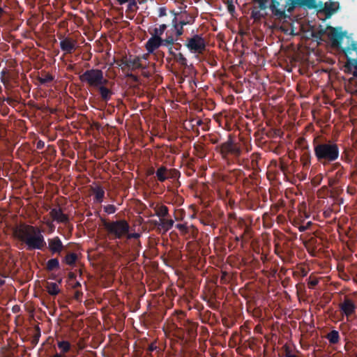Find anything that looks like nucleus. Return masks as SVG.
Here are the masks:
<instances>
[{"label": "nucleus", "mask_w": 357, "mask_h": 357, "mask_svg": "<svg viewBox=\"0 0 357 357\" xmlns=\"http://www.w3.org/2000/svg\"><path fill=\"white\" fill-rule=\"evenodd\" d=\"M215 149L228 165H237L246 169L259 170V153H252L250 158L243 157L242 145L234 141L231 135L226 142L218 145Z\"/></svg>", "instance_id": "obj_1"}, {"label": "nucleus", "mask_w": 357, "mask_h": 357, "mask_svg": "<svg viewBox=\"0 0 357 357\" xmlns=\"http://www.w3.org/2000/svg\"><path fill=\"white\" fill-rule=\"evenodd\" d=\"M261 9L269 8L272 16L278 20H285L296 8H317V0H257Z\"/></svg>", "instance_id": "obj_2"}, {"label": "nucleus", "mask_w": 357, "mask_h": 357, "mask_svg": "<svg viewBox=\"0 0 357 357\" xmlns=\"http://www.w3.org/2000/svg\"><path fill=\"white\" fill-rule=\"evenodd\" d=\"M13 233L26 245L28 250H43L47 247L42 230L38 227L22 223L14 229Z\"/></svg>", "instance_id": "obj_3"}, {"label": "nucleus", "mask_w": 357, "mask_h": 357, "mask_svg": "<svg viewBox=\"0 0 357 357\" xmlns=\"http://www.w3.org/2000/svg\"><path fill=\"white\" fill-rule=\"evenodd\" d=\"M328 37L331 43V46L340 50L347 58L346 67L349 69L353 66L349 65V59H357V42L352 40L347 36L346 31H339V28L328 26Z\"/></svg>", "instance_id": "obj_4"}, {"label": "nucleus", "mask_w": 357, "mask_h": 357, "mask_svg": "<svg viewBox=\"0 0 357 357\" xmlns=\"http://www.w3.org/2000/svg\"><path fill=\"white\" fill-rule=\"evenodd\" d=\"M312 145L317 160L324 166L338 159L340 149L335 141L317 137L313 139Z\"/></svg>", "instance_id": "obj_5"}, {"label": "nucleus", "mask_w": 357, "mask_h": 357, "mask_svg": "<svg viewBox=\"0 0 357 357\" xmlns=\"http://www.w3.org/2000/svg\"><path fill=\"white\" fill-rule=\"evenodd\" d=\"M103 226L111 240H120L125 238L130 228L128 221L124 219L109 222L104 221Z\"/></svg>", "instance_id": "obj_6"}, {"label": "nucleus", "mask_w": 357, "mask_h": 357, "mask_svg": "<svg viewBox=\"0 0 357 357\" xmlns=\"http://www.w3.org/2000/svg\"><path fill=\"white\" fill-rule=\"evenodd\" d=\"M82 82L87 83L91 87L97 88L101 84H107L108 80L103 76V72L100 69H91L86 70L79 77Z\"/></svg>", "instance_id": "obj_7"}, {"label": "nucleus", "mask_w": 357, "mask_h": 357, "mask_svg": "<svg viewBox=\"0 0 357 357\" xmlns=\"http://www.w3.org/2000/svg\"><path fill=\"white\" fill-rule=\"evenodd\" d=\"M206 44L202 35L195 34L186 39L185 45L191 53L206 57Z\"/></svg>", "instance_id": "obj_8"}, {"label": "nucleus", "mask_w": 357, "mask_h": 357, "mask_svg": "<svg viewBox=\"0 0 357 357\" xmlns=\"http://www.w3.org/2000/svg\"><path fill=\"white\" fill-rule=\"evenodd\" d=\"M155 176L157 180L162 183L167 179L178 180L181 172L176 169H167V167L161 165L155 171Z\"/></svg>", "instance_id": "obj_9"}, {"label": "nucleus", "mask_w": 357, "mask_h": 357, "mask_svg": "<svg viewBox=\"0 0 357 357\" xmlns=\"http://www.w3.org/2000/svg\"><path fill=\"white\" fill-rule=\"evenodd\" d=\"M339 307L347 317V321H349V317L356 312V305L354 301L345 297L344 301L340 303Z\"/></svg>", "instance_id": "obj_10"}, {"label": "nucleus", "mask_w": 357, "mask_h": 357, "mask_svg": "<svg viewBox=\"0 0 357 357\" xmlns=\"http://www.w3.org/2000/svg\"><path fill=\"white\" fill-rule=\"evenodd\" d=\"M48 249L52 255H60L64 249V245L59 236L48 238Z\"/></svg>", "instance_id": "obj_11"}, {"label": "nucleus", "mask_w": 357, "mask_h": 357, "mask_svg": "<svg viewBox=\"0 0 357 357\" xmlns=\"http://www.w3.org/2000/svg\"><path fill=\"white\" fill-rule=\"evenodd\" d=\"M50 215L54 221L58 223L67 224L69 222V217L63 213L61 208H53L50 212Z\"/></svg>", "instance_id": "obj_12"}, {"label": "nucleus", "mask_w": 357, "mask_h": 357, "mask_svg": "<svg viewBox=\"0 0 357 357\" xmlns=\"http://www.w3.org/2000/svg\"><path fill=\"white\" fill-rule=\"evenodd\" d=\"M76 40L66 37L60 41V47L66 54H72L76 49Z\"/></svg>", "instance_id": "obj_13"}, {"label": "nucleus", "mask_w": 357, "mask_h": 357, "mask_svg": "<svg viewBox=\"0 0 357 357\" xmlns=\"http://www.w3.org/2000/svg\"><path fill=\"white\" fill-rule=\"evenodd\" d=\"M161 45H162V39L160 37L152 36L147 40L145 47L148 52L152 53Z\"/></svg>", "instance_id": "obj_14"}, {"label": "nucleus", "mask_w": 357, "mask_h": 357, "mask_svg": "<svg viewBox=\"0 0 357 357\" xmlns=\"http://www.w3.org/2000/svg\"><path fill=\"white\" fill-rule=\"evenodd\" d=\"M141 58L139 56H135L132 58V56H130L128 59V61H126L125 66H127V69L128 70H135L137 69H142L144 68L142 62Z\"/></svg>", "instance_id": "obj_15"}, {"label": "nucleus", "mask_w": 357, "mask_h": 357, "mask_svg": "<svg viewBox=\"0 0 357 357\" xmlns=\"http://www.w3.org/2000/svg\"><path fill=\"white\" fill-rule=\"evenodd\" d=\"M339 7L340 5L337 1H327L324 3L321 10L324 13L326 17L329 18L339 9Z\"/></svg>", "instance_id": "obj_16"}, {"label": "nucleus", "mask_w": 357, "mask_h": 357, "mask_svg": "<svg viewBox=\"0 0 357 357\" xmlns=\"http://www.w3.org/2000/svg\"><path fill=\"white\" fill-rule=\"evenodd\" d=\"M107 84H101V85L98 86L96 89L98 91L101 100L107 102L109 100H111L112 96L114 94V92L106 86Z\"/></svg>", "instance_id": "obj_17"}, {"label": "nucleus", "mask_w": 357, "mask_h": 357, "mask_svg": "<svg viewBox=\"0 0 357 357\" xmlns=\"http://www.w3.org/2000/svg\"><path fill=\"white\" fill-rule=\"evenodd\" d=\"M301 162L304 168H308L311 164V153L309 150V146L305 145L301 149Z\"/></svg>", "instance_id": "obj_18"}, {"label": "nucleus", "mask_w": 357, "mask_h": 357, "mask_svg": "<svg viewBox=\"0 0 357 357\" xmlns=\"http://www.w3.org/2000/svg\"><path fill=\"white\" fill-rule=\"evenodd\" d=\"M326 338L328 340L331 344H337L340 340L339 332L336 330H332L326 335Z\"/></svg>", "instance_id": "obj_19"}, {"label": "nucleus", "mask_w": 357, "mask_h": 357, "mask_svg": "<svg viewBox=\"0 0 357 357\" xmlns=\"http://www.w3.org/2000/svg\"><path fill=\"white\" fill-rule=\"evenodd\" d=\"M174 220L172 219H167V218H160L159 226L164 232H167L171 229L174 225Z\"/></svg>", "instance_id": "obj_20"}, {"label": "nucleus", "mask_w": 357, "mask_h": 357, "mask_svg": "<svg viewBox=\"0 0 357 357\" xmlns=\"http://www.w3.org/2000/svg\"><path fill=\"white\" fill-rule=\"evenodd\" d=\"M131 246V258L132 260H135L139 256L140 249L142 248L141 242L139 241H134Z\"/></svg>", "instance_id": "obj_21"}, {"label": "nucleus", "mask_w": 357, "mask_h": 357, "mask_svg": "<svg viewBox=\"0 0 357 357\" xmlns=\"http://www.w3.org/2000/svg\"><path fill=\"white\" fill-rule=\"evenodd\" d=\"M155 215L160 218L169 217V209L167 206L165 205L157 206L154 208Z\"/></svg>", "instance_id": "obj_22"}, {"label": "nucleus", "mask_w": 357, "mask_h": 357, "mask_svg": "<svg viewBox=\"0 0 357 357\" xmlns=\"http://www.w3.org/2000/svg\"><path fill=\"white\" fill-rule=\"evenodd\" d=\"M255 2H257L258 3V7H254L252 10H251V17L255 20V21H257L258 22L259 20H260L261 18L264 17V15L262 14L260 10H259V8L260 10H264V9H261L259 8V3L257 2V0H255ZM266 8H265L264 10H266Z\"/></svg>", "instance_id": "obj_23"}, {"label": "nucleus", "mask_w": 357, "mask_h": 357, "mask_svg": "<svg viewBox=\"0 0 357 357\" xmlns=\"http://www.w3.org/2000/svg\"><path fill=\"white\" fill-rule=\"evenodd\" d=\"M77 260V255L74 252H68L63 258L62 261L67 265L73 266Z\"/></svg>", "instance_id": "obj_24"}, {"label": "nucleus", "mask_w": 357, "mask_h": 357, "mask_svg": "<svg viewBox=\"0 0 357 357\" xmlns=\"http://www.w3.org/2000/svg\"><path fill=\"white\" fill-rule=\"evenodd\" d=\"M93 192L95 194L94 200L98 203H101L105 197V190L100 187L98 186L93 189Z\"/></svg>", "instance_id": "obj_25"}, {"label": "nucleus", "mask_w": 357, "mask_h": 357, "mask_svg": "<svg viewBox=\"0 0 357 357\" xmlns=\"http://www.w3.org/2000/svg\"><path fill=\"white\" fill-rule=\"evenodd\" d=\"M59 261L57 258H52L47 261L46 264V270L47 271H52L59 268Z\"/></svg>", "instance_id": "obj_26"}, {"label": "nucleus", "mask_w": 357, "mask_h": 357, "mask_svg": "<svg viewBox=\"0 0 357 357\" xmlns=\"http://www.w3.org/2000/svg\"><path fill=\"white\" fill-rule=\"evenodd\" d=\"M59 349L61 350V353L63 356L70 351L71 349V344L68 341L63 340L59 341L57 343Z\"/></svg>", "instance_id": "obj_27"}, {"label": "nucleus", "mask_w": 357, "mask_h": 357, "mask_svg": "<svg viewBox=\"0 0 357 357\" xmlns=\"http://www.w3.org/2000/svg\"><path fill=\"white\" fill-rule=\"evenodd\" d=\"M166 29H167V25L163 24L160 25V26L158 28L155 27L152 30H151V29H149V31L151 34V36L160 37V36L163 34V33L165 32Z\"/></svg>", "instance_id": "obj_28"}, {"label": "nucleus", "mask_w": 357, "mask_h": 357, "mask_svg": "<svg viewBox=\"0 0 357 357\" xmlns=\"http://www.w3.org/2000/svg\"><path fill=\"white\" fill-rule=\"evenodd\" d=\"M47 292L52 296L57 295L60 290L55 282H48L47 284Z\"/></svg>", "instance_id": "obj_29"}, {"label": "nucleus", "mask_w": 357, "mask_h": 357, "mask_svg": "<svg viewBox=\"0 0 357 357\" xmlns=\"http://www.w3.org/2000/svg\"><path fill=\"white\" fill-rule=\"evenodd\" d=\"M174 59L181 66L184 68L187 67V59L182 53H176V54H174Z\"/></svg>", "instance_id": "obj_30"}, {"label": "nucleus", "mask_w": 357, "mask_h": 357, "mask_svg": "<svg viewBox=\"0 0 357 357\" xmlns=\"http://www.w3.org/2000/svg\"><path fill=\"white\" fill-rule=\"evenodd\" d=\"M54 77L50 73H45L44 76L38 77V80L40 84H46L54 80Z\"/></svg>", "instance_id": "obj_31"}, {"label": "nucleus", "mask_w": 357, "mask_h": 357, "mask_svg": "<svg viewBox=\"0 0 357 357\" xmlns=\"http://www.w3.org/2000/svg\"><path fill=\"white\" fill-rule=\"evenodd\" d=\"M172 22H173V25H174V29L176 31V35L177 38L181 36V35H183V27L180 26L177 23L176 17H174V20H173Z\"/></svg>", "instance_id": "obj_32"}, {"label": "nucleus", "mask_w": 357, "mask_h": 357, "mask_svg": "<svg viewBox=\"0 0 357 357\" xmlns=\"http://www.w3.org/2000/svg\"><path fill=\"white\" fill-rule=\"evenodd\" d=\"M175 227L177 229L179 230V231L183 235H186L187 234L190 233V229L189 226H188L187 223L176 224Z\"/></svg>", "instance_id": "obj_33"}, {"label": "nucleus", "mask_w": 357, "mask_h": 357, "mask_svg": "<svg viewBox=\"0 0 357 357\" xmlns=\"http://www.w3.org/2000/svg\"><path fill=\"white\" fill-rule=\"evenodd\" d=\"M183 326L186 328V331L189 335H192L196 330V326L194 323L189 321L188 320L185 321Z\"/></svg>", "instance_id": "obj_34"}, {"label": "nucleus", "mask_w": 357, "mask_h": 357, "mask_svg": "<svg viewBox=\"0 0 357 357\" xmlns=\"http://www.w3.org/2000/svg\"><path fill=\"white\" fill-rule=\"evenodd\" d=\"M40 337V328L38 326H37L36 328V333L33 335L31 340V344L33 347L36 346L38 343Z\"/></svg>", "instance_id": "obj_35"}, {"label": "nucleus", "mask_w": 357, "mask_h": 357, "mask_svg": "<svg viewBox=\"0 0 357 357\" xmlns=\"http://www.w3.org/2000/svg\"><path fill=\"white\" fill-rule=\"evenodd\" d=\"M177 40L174 39L172 36H168L167 35V37L165 39H162V45H165L167 47L173 46L174 44V42Z\"/></svg>", "instance_id": "obj_36"}, {"label": "nucleus", "mask_w": 357, "mask_h": 357, "mask_svg": "<svg viewBox=\"0 0 357 357\" xmlns=\"http://www.w3.org/2000/svg\"><path fill=\"white\" fill-rule=\"evenodd\" d=\"M116 207L113 204H108L104 206V211L107 214H113L116 211Z\"/></svg>", "instance_id": "obj_37"}, {"label": "nucleus", "mask_w": 357, "mask_h": 357, "mask_svg": "<svg viewBox=\"0 0 357 357\" xmlns=\"http://www.w3.org/2000/svg\"><path fill=\"white\" fill-rule=\"evenodd\" d=\"M141 236V234L139 233H130V231L128 232V234L125 236V238L127 240H130L132 238L135 239V241H139V237Z\"/></svg>", "instance_id": "obj_38"}, {"label": "nucleus", "mask_w": 357, "mask_h": 357, "mask_svg": "<svg viewBox=\"0 0 357 357\" xmlns=\"http://www.w3.org/2000/svg\"><path fill=\"white\" fill-rule=\"evenodd\" d=\"M128 57L125 56L122 58L120 61H116V64L121 68L123 71H125L127 69V66H125L126 61H128Z\"/></svg>", "instance_id": "obj_39"}, {"label": "nucleus", "mask_w": 357, "mask_h": 357, "mask_svg": "<svg viewBox=\"0 0 357 357\" xmlns=\"http://www.w3.org/2000/svg\"><path fill=\"white\" fill-rule=\"evenodd\" d=\"M349 65L353 66V68L355 69V70L353 73V75L357 77V59H349Z\"/></svg>", "instance_id": "obj_40"}, {"label": "nucleus", "mask_w": 357, "mask_h": 357, "mask_svg": "<svg viewBox=\"0 0 357 357\" xmlns=\"http://www.w3.org/2000/svg\"><path fill=\"white\" fill-rule=\"evenodd\" d=\"M189 227L190 229V233L187 234L186 235H188L189 237L196 238L198 233L197 229L193 225H190Z\"/></svg>", "instance_id": "obj_41"}, {"label": "nucleus", "mask_w": 357, "mask_h": 357, "mask_svg": "<svg viewBox=\"0 0 357 357\" xmlns=\"http://www.w3.org/2000/svg\"><path fill=\"white\" fill-rule=\"evenodd\" d=\"M227 10L230 14H233L235 12V6L232 1L228 0L227 2Z\"/></svg>", "instance_id": "obj_42"}, {"label": "nucleus", "mask_w": 357, "mask_h": 357, "mask_svg": "<svg viewBox=\"0 0 357 357\" xmlns=\"http://www.w3.org/2000/svg\"><path fill=\"white\" fill-rule=\"evenodd\" d=\"M209 141L213 144H217L220 142V137L215 135H209Z\"/></svg>", "instance_id": "obj_43"}, {"label": "nucleus", "mask_w": 357, "mask_h": 357, "mask_svg": "<svg viewBox=\"0 0 357 357\" xmlns=\"http://www.w3.org/2000/svg\"><path fill=\"white\" fill-rule=\"evenodd\" d=\"M318 280L317 279L310 280L308 282V287L310 289L314 288L318 284Z\"/></svg>", "instance_id": "obj_44"}, {"label": "nucleus", "mask_w": 357, "mask_h": 357, "mask_svg": "<svg viewBox=\"0 0 357 357\" xmlns=\"http://www.w3.org/2000/svg\"><path fill=\"white\" fill-rule=\"evenodd\" d=\"M341 169H343V167L342 166V165L340 162H335L333 164L331 171H335V170L337 171Z\"/></svg>", "instance_id": "obj_45"}, {"label": "nucleus", "mask_w": 357, "mask_h": 357, "mask_svg": "<svg viewBox=\"0 0 357 357\" xmlns=\"http://www.w3.org/2000/svg\"><path fill=\"white\" fill-rule=\"evenodd\" d=\"M250 231V228L249 227H248L247 225L245 226V228H244V232L242 235H241L239 237H236V241H239L240 239L243 238L244 235L248 234Z\"/></svg>", "instance_id": "obj_46"}, {"label": "nucleus", "mask_w": 357, "mask_h": 357, "mask_svg": "<svg viewBox=\"0 0 357 357\" xmlns=\"http://www.w3.org/2000/svg\"><path fill=\"white\" fill-rule=\"evenodd\" d=\"M157 349V347L155 344L152 343L151 344L148 349H147V353H149V354H151V352H153V351H155V349Z\"/></svg>", "instance_id": "obj_47"}, {"label": "nucleus", "mask_w": 357, "mask_h": 357, "mask_svg": "<svg viewBox=\"0 0 357 357\" xmlns=\"http://www.w3.org/2000/svg\"><path fill=\"white\" fill-rule=\"evenodd\" d=\"M285 357H296V355L291 353V350L288 347H285Z\"/></svg>", "instance_id": "obj_48"}, {"label": "nucleus", "mask_w": 357, "mask_h": 357, "mask_svg": "<svg viewBox=\"0 0 357 357\" xmlns=\"http://www.w3.org/2000/svg\"><path fill=\"white\" fill-rule=\"evenodd\" d=\"M344 168L343 169H339L335 173V178L337 179H340L344 174Z\"/></svg>", "instance_id": "obj_49"}, {"label": "nucleus", "mask_w": 357, "mask_h": 357, "mask_svg": "<svg viewBox=\"0 0 357 357\" xmlns=\"http://www.w3.org/2000/svg\"><path fill=\"white\" fill-rule=\"evenodd\" d=\"M183 218V211H180L178 212H177L175 215V220L178 221V220H182Z\"/></svg>", "instance_id": "obj_50"}, {"label": "nucleus", "mask_w": 357, "mask_h": 357, "mask_svg": "<svg viewBox=\"0 0 357 357\" xmlns=\"http://www.w3.org/2000/svg\"><path fill=\"white\" fill-rule=\"evenodd\" d=\"M45 147V142L42 140H38L36 143V148L38 149H43Z\"/></svg>", "instance_id": "obj_51"}, {"label": "nucleus", "mask_w": 357, "mask_h": 357, "mask_svg": "<svg viewBox=\"0 0 357 357\" xmlns=\"http://www.w3.org/2000/svg\"><path fill=\"white\" fill-rule=\"evenodd\" d=\"M128 8L132 9L133 6L137 7V3L135 0H129L128 1Z\"/></svg>", "instance_id": "obj_52"}, {"label": "nucleus", "mask_w": 357, "mask_h": 357, "mask_svg": "<svg viewBox=\"0 0 357 357\" xmlns=\"http://www.w3.org/2000/svg\"><path fill=\"white\" fill-rule=\"evenodd\" d=\"M166 9L165 8H160L159 9V17L166 15Z\"/></svg>", "instance_id": "obj_53"}, {"label": "nucleus", "mask_w": 357, "mask_h": 357, "mask_svg": "<svg viewBox=\"0 0 357 357\" xmlns=\"http://www.w3.org/2000/svg\"><path fill=\"white\" fill-rule=\"evenodd\" d=\"M126 76L127 77H129V78L132 79H133V80H135V81H137V77L136 75H133L132 73H127V74L126 75Z\"/></svg>", "instance_id": "obj_54"}, {"label": "nucleus", "mask_w": 357, "mask_h": 357, "mask_svg": "<svg viewBox=\"0 0 357 357\" xmlns=\"http://www.w3.org/2000/svg\"><path fill=\"white\" fill-rule=\"evenodd\" d=\"M310 225V222H308L307 223V225L306 226H303V225H301L298 227V229L300 231H305L307 228H308V225Z\"/></svg>", "instance_id": "obj_55"}, {"label": "nucleus", "mask_w": 357, "mask_h": 357, "mask_svg": "<svg viewBox=\"0 0 357 357\" xmlns=\"http://www.w3.org/2000/svg\"><path fill=\"white\" fill-rule=\"evenodd\" d=\"M169 53L174 57V54H176V53L174 52L173 46L167 47Z\"/></svg>", "instance_id": "obj_56"}, {"label": "nucleus", "mask_w": 357, "mask_h": 357, "mask_svg": "<svg viewBox=\"0 0 357 357\" xmlns=\"http://www.w3.org/2000/svg\"><path fill=\"white\" fill-rule=\"evenodd\" d=\"M82 295V293L81 291H76L75 294V298L76 299H79V297Z\"/></svg>", "instance_id": "obj_57"}, {"label": "nucleus", "mask_w": 357, "mask_h": 357, "mask_svg": "<svg viewBox=\"0 0 357 357\" xmlns=\"http://www.w3.org/2000/svg\"><path fill=\"white\" fill-rule=\"evenodd\" d=\"M188 23L189 22L188 21L182 20L179 22L178 24L183 27V26L188 24Z\"/></svg>", "instance_id": "obj_58"}, {"label": "nucleus", "mask_w": 357, "mask_h": 357, "mask_svg": "<svg viewBox=\"0 0 357 357\" xmlns=\"http://www.w3.org/2000/svg\"><path fill=\"white\" fill-rule=\"evenodd\" d=\"M181 45L180 43H176L175 46H173V48L175 50H178L181 49Z\"/></svg>", "instance_id": "obj_59"}, {"label": "nucleus", "mask_w": 357, "mask_h": 357, "mask_svg": "<svg viewBox=\"0 0 357 357\" xmlns=\"http://www.w3.org/2000/svg\"><path fill=\"white\" fill-rule=\"evenodd\" d=\"M153 224L157 227L158 229H161V227L159 226V224H160V220L158 221V220H153Z\"/></svg>", "instance_id": "obj_60"}, {"label": "nucleus", "mask_w": 357, "mask_h": 357, "mask_svg": "<svg viewBox=\"0 0 357 357\" xmlns=\"http://www.w3.org/2000/svg\"><path fill=\"white\" fill-rule=\"evenodd\" d=\"M47 225L49 226L51 231H53L54 230L55 227L54 225H52V223H49V222H47Z\"/></svg>", "instance_id": "obj_61"}, {"label": "nucleus", "mask_w": 357, "mask_h": 357, "mask_svg": "<svg viewBox=\"0 0 357 357\" xmlns=\"http://www.w3.org/2000/svg\"><path fill=\"white\" fill-rule=\"evenodd\" d=\"M50 357H64L61 354L55 353L54 354L50 356Z\"/></svg>", "instance_id": "obj_62"}, {"label": "nucleus", "mask_w": 357, "mask_h": 357, "mask_svg": "<svg viewBox=\"0 0 357 357\" xmlns=\"http://www.w3.org/2000/svg\"><path fill=\"white\" fill-rule=\"evenodd\" d=\"M70 279H75L76 278V275L74 273L70 272L68 275Z\"/></svg>", "instance_id": "obj_63"}, {"label": "nucleus", "mask_w": 357, "mask_h": 357, "mask_svg": "<svg viewBox=\"0 0 357 357\" xmlns=\"http://www.w3.org/2000/svg\"><path fill=\"white\" fill-rule=\"evenodd\" d=\"M121 5L127 3L129 0H116Z\"/></svg>", "instance_id": "obj_64"}]
</instances>
